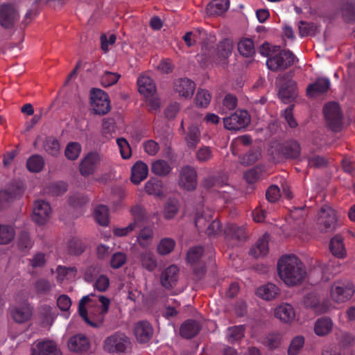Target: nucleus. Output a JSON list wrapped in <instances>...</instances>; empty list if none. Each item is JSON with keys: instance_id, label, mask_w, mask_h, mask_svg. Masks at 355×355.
<instances>
[{"instance_id": "f257e3e1", "label": "nucleus", "mask_w": 355, "mask_h": 355, "mask_svg": "<svg viewBox=\"0 0 355 355\" xmlns=\"http://www.w3.org/2000/svg\"><path fill=\"white\" fill-rule=\"evenodd\" d=\"M110 305V300L107 297L91 293L81 298L78 312L86 323L97 327L103 323Z\"/></svg>"}, {"instance_id": "f03ea898", "label": "nucleus", "mask_w": 355, "mask_h": 355, "mask_svg": "<svg viewBox=\"0 0 355 355\" xmlns=\"http://www.w3.org/2000/svg\"><path fill=\"white\" fill-rule=\"evenodd\" d=\"M277 272L280 279L288 286L301 284L306 277L304 265L293 254L284 255L279 259Z\"/></svg>"}, {"instance_id": "7ed1b4c3", "label": "nucleus", "mask_w": 355, "mask_h": 355, "mask_svg": "<svg viewBox=\"0 0 355 355\" xmlns=\"http://www.w3.org/2000/svg\"><path fill=\"white\" fill-rule=\"evenodd\" d=\"M183 40L189 47L194 46L197 43H200L202 54L199 55V57H205L206 61L211 58V49L216 42V37L214 34L208 33L204 30L196 29L187 33L183 37Z\"/></svg>"}, {"instance_id": "20e7f679", "label": "nucleus", "mask_w": 355, "mask_h": 355, "mask_svg": "<svg viewBox=\"0 0 355 355\" xmlns=\"http://www.w3.org/2000/svg\"><path fill=\"white\" fill-rule=\"evenodd\" d=\"M355 293L354 284L348 280H338L331 286L329 295L336 304L345 303L352 299Z\"/></svg>"}, {"instance_id": "39448f33", "label": "nucleus", "mask_w": 355, "mask_h": 355, "mask_svg": "<svg viewBox=\"0 0 355 355\" xmlns=\"http://www.w3.org/2000/svg\"><path fill=\"white\" fill-rule=\"evenodd\" d=\"M137 84L139 93L146 98L150 109L157 110L160 103L156 96V87L153 80L147 76H141Z\"/></svg>"}, {"instance_id": "423d86ee", "label": "nucleus", "mask_w": 355, "mask_h": 355, "mask_svg": "<svg viewBox=\"0 0 355 355\" xmlns=\"http://www.w3.org/2000/svg\"><path fill=\"white\" fill-rule=\"evenodd\" d=\"M295 55L289 51H277L272 56L268 58L266 65L272 71L284 70L293 64Z\"/></svg>"}, {"instance_id": "0eeeda50", "label": "nucleus", "mask_w": 355, "mask_h": 355, "mask_svg": "<svg viewBox=\"0 0 355 355\" xmlns=\"http://www.w3.org/2000/svg\"><path fill=\"white\" fill-rule=\"evenodd\" d=\"M317 224L321 231L330 232L337 227V215L331 207L324 205L318 214Z\"/></svg>"}, {"instance_id": "6e6552de", "label": "nucleus", "mask_w": 355, "mask_h": 355, "mask_svg": "<svg viewBox=\"0 0 355 355\" xmlns=\"http://www.w3.org/2000/svg\"><path fill=\"white\" fill-rule=\"evenodd\" d=\"M130 341L128 336L123 333H115L108 336L104 341V349L109 353H121L125 352Z\"/></svg>"}, {"instance_id": "1a4fd4ad", "label": "nucleus", "mask_w": 355, "mask_h": 355, "mask_svg": "<svg viewBox=\"0 0 355 355\" xmlns=\"http://www.w3.org/2000/svg\"><path fill=\"white\" fill-rule=\"evenodd\" d=\"M52 209L49 202L44 200H37L33 207V220L37 225H44L51 218Z\"/></svg>"}, {"instance_id": "9d476101", "label": "nucleus", "mask_w": 355, "mask_h": 355, "mask_svg": "<svg viewBox=\"0 0 355 355\" xmlns=\"http://www.w3.org/2000/svg\"><path fill=\"white\" fill-rule=\"evenodd\" d=\"M91 106L97 114L108 112L110 105L107 94L100 89H93L91 91Z\"/></svg>"}, {"instance_id": "9b49d317", "label": "nucleus", "mask_w": 355, "mask_h": 355, "mask_svg": "<svg viewBox=\"0 0 355 355\" xmlns=\"http://www.w3.org/2000/svg\"><path fill=\"white\" fill-rule=\"evenodd\" d=\"M291 78V74L288 73L278 77L277 80L279 85V96L285 103L289 102L297 96L296 85Z\"/></svg>"}, {"instance_id": "f8f14e48", "label": "nucleus", "mask_w": 355, "mask_h": 355, "mask_svg": "<svg viewBox=\"0 0 355 355\" xmlns=\"http://www.w3.org/2000/svg\"><path fill=\"white\" fill-rule=\"evenodd\" d=\"M224 127L230 130H238L246 127L250 122V115L245 110L236 111L234 114L224 118Z\"/></svg>"}, {"instance_id": "ddd939ff", "label": "nucleus", "mask_w": 355, "mask_h": 355, "mask_svg": "<svg viewBox=\"0 0 355 355\" xmlns=\"http://www.w3.org/2000/svg\"><path fill=\"white\" fill-rule=\"evenodd\" d=\"M324 114L331 128L334 131H338L342 124V115L338 104L335 102L326 104Z\"/></svg>"}, {"instance_id": "4468645a", "label": "nucleus", "mask_w": 355, "mask_h": 355, "mask_svg": "<svg viewBox=\"0 0 355 355\" xmlns=\"http://www.w3.org/2000/svg\"><path fill=\"white\" fill-rule=\"evenodd\" d=\"M211 218V214L203 216L198 213L195 223L198 230L205 231L206 234L209 236H214L220 232V223L216 220H214L211 223H209Z\"/></svg>"}, {"instance_id": "2eb2a0df", "label": "nucleus", "mask_w": 355, "mask_h": 355, "mask_svg": "<svg viewBox=\"0 0 355 355\" xmlns=\"http://www.w3.org/2000/svg\"><path fill=\"white\" fill-rule=\"evenodd\" d=\"M132 331L136 340L140 344L148 343L153 336V328L146 320H141L135 323Z\"/></svg>"}, {"instance_id": "dca6fc26", "label": "nucleus", "mask_w": 355, "mask_h": 355, "mask_svg": "<svg viewBox=\"0 0 355 355\" xmlns=\"http://www.w3.org/2000/svg\"><path fill=\"white\" fill-rule=\"evenodd\" d=\"M304 304L311 309L316 314H323L333 309L332 303L329 300L320 301L313 294H309L304 298Z\"/></svg>"}, {"instance_id": "f3484780", "label": "nucleus", "mask_w": 355, "mask_h": 355, "mask_svg": "<svg viewBox=\"0 0 355 355\" xmlns=\"http://www.w3.org/2000/svg\"><path fill=\"white\" fill-rule=\"evenodd\" d=\"M101 160V156L97 153H88L81 161L80 173L83 176L93 174Z\"/></svg>"}, {"instance_id": "a211bd4d", "label": "nucleus", "mask_w": 355, "mask_h": 355, "mask_svg": "<svg viewBox=\"0 0 355 355\" xmlns=\"http://www.w3.org/2000/svg\"><path fill=\"white\" fill-rule=\"evenodd\" d=\"M179 184L181 187L188 191L195 189L197 181L196 172L193 168L187 166L181 169Z\"/></svg>"}, {"instance_id": "6ab92c4d", "label": "nucleus", "mask_w": 355, "mask_h": 355, "mask_svg": "<svg viewBox=\"0 0 355 355\" xmlns=\"http://www.w3.org/2000/svg\"><path fill=\"white\" fill-rule=\"evenodd\" d=\"M179 279V268L175 265H171L165 268L160 275V283L166 289L173 288Z\"/></svg>"}, {"instance_id": "aec40b11", "label": "nucleus", "mask_w": 355, "mask_h": 355, "mask_svg": "<svg viewBox=\"0 0 355 355\" xmlns=\"http://www.w3.org/2000/svg\"><path fill=\"white\" fill-rule=\"evenodd\" d=\"M173 89L180 97L189 98L193 94L196 84L189 78H178L174 82Z\"/></svg>"}, {"instance_id": "412c9836", "label": "nucleus", "mask_w": 355, "mask_h": 355, "mask_svg": "<svg viewBox=\"0 0 355 355\" xmlns=\"http://www.w3.org/2000/svg\"><path fill=\"white\" fill-rule=\"evenodd\" d=\"M275 316L284 323L293 322L296 317L295 311L288 303H283L277 306L274 311Z\"/></svg>"}, {"instance_id": "4be33fe9", "label": "nucleus", "mask_w": 355, "mask_h": 355, "mask_svg": "<svg viewBox=\"0 0 355 355\" xmlns=\"http://www.w3.org/2000/svg\"><path fill=\"white\" fill-rule=\"evenodd\" d=\"M11 315L15 321L23 323L28 320L32 315V308L30 304L24 302L12 309Z\"/></svg>"}, {"instance_id": "5701e85b", "label": "nucleus", "mask_w": 355, "mask_h": 355, "mask_svg": "<svg viewBox=\"0 0 355 355\" xmlns=\"http://www.w3.org/2000/svg\"><path fill=\"white\" fill-rule=\"evenodd\" d=\"M148 174V166L144 162L138 161L132 167L131 181L135 184H139L147 178Z\"/></svg>"}, {"instance_id": "b1692460", "label": "nucleus", "mask_w": 355, "mask_h": 355, "mask_svg": "<svg viewBox=\"0 0 355 355\" xmlns=\"http://www.w3.org/2000/svg\"><path fill=\"white\" fill-rule=\"evenodd\" d=\"M330 81L327 78H320L312 84H310L306 88V94L309 97L323 94L329 89Z\"/></svg>"}, {"instance_id": "393cba45", "label": "nucleus", "mask_w": 355, "mask_h": 355, "mask_svg": "<svg viewBox=\"0 0 355 355\" xmlns=\"http://www.w3.org/2000/svg\"><path fill=\"white\" fill-rule=\"evenodd\" d=\"M68 347L70 351L74 352H86L89 347V342L86 336L78 334L69 339Z\"/></svg>"}, {"instance_id": "a878e982", "label": "nucleus", "mask_w": 355, "mask_h": 355, "mask_svg": "<svg viewBox=\"0 0 355 355\" xmlns=\"http://www.w3.org/2000/svg\"><path fill=\"white\" fill-rule=\"evenodd\" d=\"M17 14L15 10L10 5H2L0 6V25L8 28L10 27Z\"/></svg>"}, {"instance_id": "bb28decb", "label": "nucleus", "mask_w": 355, "mask_h": 355, "mask_svg": "<svg viewBox=\"0 0 355 355\" xmlns=\"http://www.w3.org/2000/svg\"><path fill=\"white\" fill-rule=\"evenodd\" d=\"M139 259L142 267L149 272L154 271L158 266L157 258L150 250H145L140 253Z\"/></svg>"}, {"instance_id": "cd10ccee", "label": "nucleus", "mask_w": 355, "mask_h": 355, "mask_svg": "<svg viewBox=\"0 0 355 355\" xmlns=\"http://www.w3.org/2000/svg\"><path fill=\"white\" fill-rule=\"evenodd\" d=\"M334 323L329 317L318 318L314 324V332L318 336H324L329 334L333 329Z\"/></svg>"}, {"instance_id": "c85d7f7f", "label": "nucleus", "mask_w": 355, "mask_h": 355, "mask_svg": "<svg viewBox=\"0 0 355 355\" xmlns=\"http://www.w3.org/2000/svg\"><path fill=\"white\" fill-rule=\"evenodd\" d=\"M280 293L279 288L274 284L269 283L260 286L257 291V295L266 300H272Z\"/></svg>"}, {"instance_id": "c756f323", "label": "nucleus", "mask_w": 355, "mask_h": 355, "mask_svg": "<svg viewBox=\"0 0 355 355\" xmlns=\"http://www.w3.org/2000/svg\"><path fill=\"white\" fill-rule=\"evenodd\" d=\"M268 234L260 238L250 249V254L255 258L266 255L268 252Z\"/></svg>"}, {"instance_id": "7c9ffc66", "label": "nucleus", "mask_w": 355, "mask_h": 355, "mask_svg": "<svg viewBox=\"0 0 355 355\" xmlns=\"http://www.w3.org/2000/svg\"><path fill=\"white\" fill-rule=\"evenodd\" d=\"M154 238V230L151 227H145L141 229L137 236V242L142 248L150 247Z\"/></svg>"}, {"instance_id": "2f4dec72", "label": "nucleus", "mask_w": 355, "mask_h": 355, "mask_svg": "<svg viewBox=\"0 0 355 355\" xmlns=\"http://www.w3.org/2000/svg\"><path fill=\"white\" fill-rule=\"evenodd\" d=\"M175 241L170 237L162 238L157 244L156 252L160 256L170 254L175 249Z\"/></svg>"}, {"instance_id": "473e14b6", "label": "nucleus", "mask_w": 355, "mask_h": 355, "mask_svg": "<svg viewBox=\"0 0 355 355\" xmlns=\"http://www.w3.org/2000/svg\"><path fill=\"white\" fill-rule=\"evenodd\" d=\"M330 250L338 258H343L346 255V250L343 243V238L340 235L333 237L330 241Z\"/></svg>"}, {"instance_id": "72a5a7b5", "label": "nucleus", "mask_w": 355, "mask_h": 355, "mask_svg": "<svg viewBox=\"0 0 355 355\" xmlns=\"http://www.w3.org/2000/svg\"><path fill=\"white\" fill-rule=\"evenodd\" d=\"M200 330L198 322L189 320L186 321L180 327V335L186 338H191L195 336Z\"/></svg>"}, {"instance_id": "f704fd0d", "label": "nucleus", "mask_w": 355, "mask_h": 355, "mask_svg": "<svg viewBox=\"0 0 355 355\" xmlns=\"http://www.w3.org/2000/svg\"><path fill=\"white\" fill-rule=\"evenodd\" d=\"M228 0H214L207 7V11L210 15H219L225 12L229 8Z\"/></svg>"}, {"instance_id": "c9c22d12", "label": "nucleus", "mask_w": 355, "mask_h": 355, "mask_svg": "<svg viewBox=\"0 0 355 355\" xmlns=\"http://www.w3.org/2000/svg\"><path fill=\"white\" fill-rule=\"evenodd\" d=\"M146 192L156 197H162L164 195L163 185L160 180L151 178L146 182L144 187Z\"/></svg>"}, {"instance_id": "e433bc0d", "label": "nucleus", "mask_w": 355, "mask_h": 355, "mask_svg": "<svg viewBox=\"0 0 355 355\" xmlns=\"http://www.w3.org/2000/svg\"><path fill=\"white\" fill-rule=\"evenodd\" d=\"M15 230L13 226L0 223V245H6L13 241Z\"/></svg>"}, {"instance_id": "4c0bfd02", "label": "nucleus", "mask_w": 355, "mask_h": 355, "mask_svg": "<svg viewBox=\"0 0 355 355\" xmlns=\"http://www.w3.org/2000/svg\"><path fill=\"white\" fill-rule=\"evenodd\" d=\"M37 350L42 355H61L56 345L51 340L39 342L37 345Z\"/></svg>"}, {"instance_id": "58836bf2", "label": "nucleus", "mask_w": 355, "mask_h": 355, "mask_svg": "<svg viewBox=\"0 0 355 355\" xmlns=\"http://www.w3.org/2000/svg\"><path fill=\"white\" fill-rule=\"evenodd\" d=\"M238 50L244 57H252L254 53V42L251 39L243 38L238 44Z\"/></svg>"}, {"instance_id": "ea45409f", "label": "nucleus", "mask_w": 355, "mask_h": 355, "mask_svg": "<svg viewBox=\"0 0 355 355\" xmlns=\"http://www.w3.org/2000/svg\"><path fill=\"white\" fill-rule=\"evenodd\" d=\"M76 268L75 267H66L58 266L56 268V279L58 282H62L65 279H72L76 277Z\"/></svg>"}, {"instance_id": "a19ab883", "label": "nucleus", "mask_w": 355, "mask_h": 355, "mask_svg": "<svg viewBox=\"0 0 355 355\" xmlns=\"http://www.w3.org/2000/svg\"><path fill=\"white\" fill-rule=\"evenodd\" d=\"M96 221L101 225L107 226L109 224L108 208L105 205H99L96 207L94 212Z\"/></svg>"}, {"instance_id": "79ce46f5", "label": "nucleus", "mask_w": 355, "mask_h": 355, "mask_svg": "<svg viewBox=\"0 0 355 355\" xmlns=\"http://www.w3.org/2000/svg\"><path fill=\"white\" fill-rule=\"evenodd\" d=\"M244 336V327L243 325L229 327L227 330L226 337L229 343H234L240 340Z\"/></svg>"}, {"instance_id": "37998d69", "label": "nucleus", "mask_w": 355, "mask_h": 355, "mask_svg": "<svg viewBox=\"0 0 355 355\" xmlns=\"http://www.w3.org/2000/svg\"><path fill=\"white\" fill-rule=\"evenodd\" d=\"M44 166L43 157L39 155L31 156L26 162V166L29 171L37 173L42 171Z\"/></svg>"}, {"instance_id": "c03bdc74", "label": "nucleus", "mask_w": 355, "mask_h": 355, "mask_svg": "<svg viewBox=\"0 0 355 355\" xmlns=\"http://www.w3.org/2000/svg\"><path fill=\"white\" fill-rule=\"evenodd\" d=\"M342 15L347 21L355 20V0H346L342 6Z\"/></svg>"}, {"instance_id": "a18cd8bd", "label": "nucleus", "mask_w": 355, "mask_h": 355, "mask_svg": "<svg viewBox=\"0 0 355 355\" xmlns=\"http://www.w3.org/2000/svg\"><path fill=\"white\" fill-rule=\"evenodd\" d=\"M233 49L232 41L228 39L223 40L217 49V55L221 60H226L231 54Z\"/></svg>"}, {"instance_id": "49530a36", "label": "nucleus", "mask_w": 355, "mask_h": 355, "mask_svg": "<svg viewBox=\"0 0 355 355\" xmlns=\"http://www.w3.org/2000/svg\"><path fill=\"white\" fill-rule=\"evenodd\" d=\"M200 132L196 125L189 128L187 135L185 137L187 144L189 148H195L200 141Z\"/></svg>"}, {"instance_id": "de8ad7c7", "label": "nucleus", "mask_w": 355, "mask_h": 355, "mask_svg": "<svg viewBox=\"0 0 355 355\" xmlns=\"http://www.w3.org/2000/svg\"><path fill=\"white\" fill-rule=\"evenodd\" d=\"M171 169L168 162L162 159L156 160L152 164V172L157 175H166L169 173Z\"/></svg>"}, {"instance_id": "09e8293b", "label": "nucleus", "mask_w": 355, "mask_h": 355, "mask_svg": "<svg viewBox=\"0 0 355 355\" xmlns=\"http://www.w3.org/2000/svg\"><path fill=\"white\" fill-rule=\"evenodd\" d=\"M44 148L46 152L52 156L56 157L60 153V143L55 138H47L45 141Z\"/></svg>"}, {"instance_id": "8fccbe9b", "label": "nucleus", "mask_w": 355, "mask_h": 355, "mask_svg": "<svg viewBox=\"0 0 355 355\" xmlns=\"http://www.w3.org/2000/svg\"><path fill=\"white\" fill-rule=\"evenodd\" d=\"M81 152V146L78 142H70L67 144L64 154L67 159L71 160L76 159Z\"/></svg>"}, {"instance_id": "3c124183", "label": "nucleus", "mask_w": 355, "mask_h": 355, "mask_svg": "<svg viewBox=\"0 0 355 355\" xmlns=\"http://www.w3.org/2000/svg\"><path fill=\"white\" fill-rule=\"evenodd\" d=\"M304 345V338L297 336L293 338L288 349V355H297Z\"/></svg>"}, {"instance_id": "603ef678", "label": "nucleus", "mask_w": 355, "mask_h": 355, "mask_svg": "<svg viewBox=\"0 0 355 355\" xmlns=\"http://www.w3.org/2000/svg\"><path fill=\"white\" fill-rule=\"evenodd\" d=\"M211 96L208 91L198 89L195 98L196 104L200 107H206L211 101Z\"/></svg>"}, {"instance_id": "864d4df0", "label": "nucleus", "mask_w": 355, "mask_h": 355, "mask_svg": "<svg viewBox=\"0 0 355 355\" xmlns=\"http://www.w3.org/2000/svg\"><path fill=\"white\" fill-rule=\"evenodd\" d=\"M127 261V255L122 252L114 253L110 259V266L114 269L122 267Z\"/></svg>"}, {"instance_id": "5fc2aeb1", "label": "nucleus", "mask_w": 355, "mask_h": 355, "mask_svg": "<svg viewBox=\"0 0 355 355\" xmlns=\"http://www.w3.org/2000/svg\"><path fill=\"white\" fill-rule=\"evenodd\" d=\"M300 153V145L296 141H291L287 144L284 150V155L289 158H297Z\"/></svg>"}, {"instance_id": "6e6d98bb", "label": "nucleus", "mask_w": 355, "mask_h": 355, "mask_svg": "<svg viewBox=\"0 0 355 355\" xmlns=\"http://www.w3.org/2000/svg\"><path fill=\"white\" fill-rule=\"evenodd\" d=\"M116 144L121 157L125 159L130 158L131 156V148L128 141L124 138H119L116 139Z\"/></svg>"}, {"instance_id": "4d7b16f0", "label": "nucleus", "mask_w": 355, "mask_h": 355, "mask_svg": "<svg viewBox=\"0 0 355 355\" xmlns=\"http://www.w3.org/2000/svg\"><path fill=\"white\" fill-rule=\"evenodd\" d=\"M33 241L26 232H21L18 237L17 245L21 250H28L33 246Z\"/></svg>"}, {"instance_id": "13d9d810", "label": "nucleus", "mask_w": 355, "mask_h": 355, "mask_svg": "<svg viewBox=\"0 0 355 355\" xmlns=\"http://www.w3.org/2000/svg\"><path fill=\"white\" fill-rule=\"evenodd\" d=\"M236 98L232 95H227L223 101V104L220 107V112L223 114L227 113L229 111L233 110L236 106Z\"/></svg>"}, {"instance_id": "bf43d9fd", "label": "nucleus", "mask_w": 355, "mask_h": 355, "mask_svg": "<svg viewBox=\"0 0 355 355\" xmlns=\"http://www.w3.org/2000/svg\"><path fill=\"white\" fill-rule=\"evenodd\" d=\"M178 211V203L175 200H171L166 202L164 209V218L166 219L173 218Z\"/></svg>"}, {"instance_id": "052dcab7", "label": "nucleus", "mask_w": 355, "mask_h": 355, "mask_svg": "<svg viewBox=\"0 0 355 355\" xmlns=\"http://www.w3.org/2000/svg\"><path fill=\"white\" fill-rule=\"evenodd\" d=\"M130 211L133 218V221L132 223H135V227H137L139 223L146 217L145 210L141 206L135 205L131 209Z\"/></svg>"}, {"instance_id": "680f3d73", "label": "nucleus", "mask_w": 355, "mask_h": 355, "mask_svg": "<svg viewBox=\"0 0 355 355\" xmlns=\"http://www.w3.org/2000/svg\"><path fill=\"white\" fill-rule=\"evenodd\" d=\"M120 76L117 73L105 71L102 76L101 83L104 87L111 86L118 81Z\"/></svg>"}, {"instance_id": "e2e57ef3", "label": "nucleus", "mask_w": 355, "mask_h": 355, "mask_svg": "<svg viewBox=\"0 0 355 355\" xmlns=\"http://www.w3.org/2000/svg\"><path fill=\"white\" fill-rule=\"evenodd\" d=\"M224 234L231 238L239 239L243 236V230L234 224L227 225L224 230Z\"/></svg>"}, {"instance_id": "0e129e2a", "label": "nucleus", "mask_w": 355, "mask_h": 355, "mask_svg": "<svg viewBox=\"0 0 355 355\" xmlns=\"http://www.w3.org/2000/svg\"><path fill=\"white\" fill-rule=\"evenodd\" d=\"M110 286V279L107 277V276L105 275H99L94 284V288L100 291V292H104Z\"/></svg>"}, {"instance_id": "69168bd1", "label": "nucleus", "mask_w": 355, "mask_h": 355, "mask_svg": "<svg viewBox=\"0 0 355 355\" xmlns=\"http://www.w3.org/2000/svg\"><path fill=\"white\" fill-rule=\"evenodd\" d=\"M203 250L200 246H196L190 248L187 252V260L191 263H196L202 257Z\"/></svg>"}, {"instance_id": "338daca9", "label": "nucleus", "mask_w": 355, "mask_h": 355, "mask_svg": "<svg viewBox=\"0 0 355 355\" xmlns=\"http://www.w3.org/2000/svg\"><path fill=\"white\" fill-rule=\"evenodd\" d=\"M137 227L135 223H130L128 226L124 227H115L113 229V234L116 237H123L128 236L133 232Z\"/></svg>"}, {"instance_id": "774afa93", "label": "nucleus", "mask_w": 355, "mask_h": 355, "mask_svg": "<svg viewBox=\"0 0 355 355\" xmlns=\"http://www.w3.org/2000/svg\"><path fill=\"white\" fill-rule=\"evenodd\" d=\"M69 252L73 254H80L84 251V245L78 239H72L68 243Z\"/></svg>"}]
</instances>
